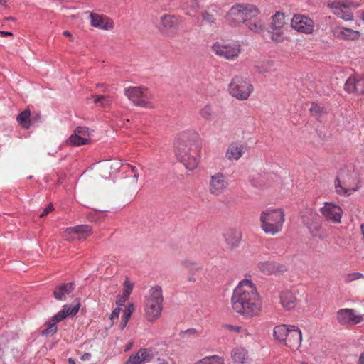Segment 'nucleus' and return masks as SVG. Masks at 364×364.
Segmentation results:
<instances>
[{"label":"nucleus","instance_id":"nucleus-1","mask_svg":"<svg viewBox=\"0 0 364 364\" xmlns=\"http://www.w3.org/2000/svg\"><path fill=\"white\" fill-rule=\"evenodd\" d=\"M231 304L235 312L248 317L257 316L262 307V301L256 287L248 279L240 282L234 289Z\"/></svg>","mask_w":364,"mask_h":364},{"label":"nucleus","instance_id":"nucleus-2","mask_svg":"<svg viewBox=\"0 0 364 364\" xmlns=\"http://www.w3.org/2000/svg\"><path fill=\"white\" fill-rule=\"evenodd\" d=\"M197 135L191 133H181L175 142V152L178 161L188 170L195 169L198 164V153L200 146L196 141Z\"/></svg>","mask_w":364,"mask_h":364},{"label":"nucleus","instance_id":"nucleus-3","mask_svg":"<svg viewBox=\"0 0 364 364\" xmlns=\"http://www.w3.org/2000/svg\"><path fill=\"white\" fill-rule=\"evenodd\" d=\"M259 13V9L253 4H237L230 8L226 18L230 25L239 26L256 17Z\"/></svg>","mask_w":364,"mask_h":364},{"label":"nucleus","instance_id":"nucleus-4","mask_svg":"<svg viewBox=\"0 0 364 364\" xmlns=\"http://www.w3.org/2000/svg\"><path fill=\"white\" fill-rule=\"evenodd\" d=\"M164 296L161 286L155 285L149 291L145 302V315L150 322L156 321L162 311Z\"/></svg>","mask_w":364,"mask_h":364},{"label":"nucleus","instance_id":"nucleus-5","mask_svg":"<svg viewBox=\"0 0 364 364\" xmlns=\"http://www.w3.org/2000/svg\"><path fill=\"white\" fill-rule=\"evenodd\" d=\"M260 222L261 228L265 233L274 235L282 230L284 213L279 209L262 211Z\"/></svg>","mask_w":364,"mask_h":364},{"label":"nucleus","instance_id":"nucleus-6","mask_svg":"<svg viewBox=\"0 0 364 364\" xmlns=\"http://www.w3.org/2000/svg\"><path fill=\"white\" fill-rule=\"evenodd\" d=\"M124 95L135 106L152 107L153 95L146 87H129L125 89Z\"/></svg>","mask_w":364,"mask_h":364},{"label":"nucleus","instance_id":"nucleus-7","mask_svg":"<svg viewBox=\"0 0 364 364\" xmlns=\"http://www.w3.org/2000/svg\"><path fill=\"white\" fill-rule=\"evenodd\" d=\"M252 91V85L240 76L233 77L229 84L230 94L240 100H247Z\"/></svg>","mask_w":364,"mask_h":364},{"label":"nucleus","instance_id":"nucleus-8","mask_svg":"<svg viewBox=\"0 0 364 364\" xmlns=\"http://www.w3.org/2000/svg\"><path fill=\"white\" fill-rule=\"evenodd\" d=\"M336 319L342 326H351L363 321V315L356 314L353 309H341L337 311Z\"/></svg>","mask_w":364,"mask_h":364},{"label":"nucleus","instance_id":"nucleus-9","mask_svg":"<svg viewBox=\"0 0 364 364\" xmlns=\"http://www.w3.org/2000/svg\"><path fill=\"white\" fill-rule=\"evenodd\" d=\"M291 26L299 32L311 33L314 31V21L303 15H294L291 20Z\"/></svg>","mask_w":364,"mask_h":364},{"label":"nucleus","instance_id":"nucleus-10","mask_svg":"<svg viewBox=\"0 0 364 364\" xmlns=\"http://www.w3.org/2000/svg\"><path fill=\"white\" fill-rule=\"evenodd\" d=\"M212 48L216 55L227 60L235 59L240 53V47L237 46H225L216 43L213 46Z\"/></svg>","mask_w":364,"mask_h":364},{"label":"nucleus","instance_id":"nucleus-11","mask_svg":"<svg viewBox=\"0 0 364 364\" xmlns=\"http://www.w3.org/2000/svg\"><path fill=\"white\" fill-rule=\"evenodd\" d=\"M227 177L221 173H217L211 176L210 181V192L213 195H220L228 186Z\"/></svg>","mask_w":364,"mask_h":364},{"label":"nucleus","instance_id":"nucleus-12","mask_svg":"<svg viewBox=\"0 0 364 364\" xmlns=\"http://www.w3.org/2000/svg\"><path fill=\"white\" fill-rule=\"evenodd\" d=\"M323 216L333 223H340L343 213L342 209L331 203H325L324 206L321 208Z\"/></svg>","mask_w":364,"mask_h":364},{"label":"nucleus","instance_id":"nucleus-13","mask_svg":"<svg viewBox=\"0 0 364 364\" xmlns=\"http://www.w3.org/2000/svg\"><path fill=\"white\" fill-rule=\"evenodd\" d=\"M345 90L348 93L364 94V75L359 78L349 77L344 85Z\"/></svg>","mask_w":364,"mask_h":364},{"label":"nucleus","instance_id":"nucleus-14","mask_svg":"<svg viewBox=\"0 0 364 364\" xmlns=\"http://www.w3.org/2000/svg\"><path fill=\"white\" fill-rule=\"evenodd\" d=\"M257 267L262 272L268 275L286 270L284 265L273 261L260 262L257 264Z\"/></svg>","mask_w":364,"mask_h":364},{"label":"nucleus","instance_id":"nucleus-15","mask_svg":"<svg viewBox=\"0 0 364 364\" xmlns=\"http://www.w3.org/2000/svg\"><path fill=\"white\" fill-rule=\"evenodd\" d=\"M302 341L301 331L296 326H289V331L284 344L290 348L299 346Z\"/></svg>","mask_w":364,"mask_h":364},{"label":"nucleus","instance_id":"nucleus-16","mask_svg":"<svg viewBox=\"0 0 364 364\" xmlns=\"http://www.w3.org/2000/svg\"><path fill=\"white\" fill-rule=\"evenodd\" d=\"M333 34L340 39L351 41L357 40L360 36V33L358 31L340 26L334 28Z\"/></svg>","mask_w":364,"mask_h":364},{"label":"nucleus","instance_id":"nucleus-17","mask_svg":"<svg viewBox=\"0 0 364 364\" xmlns=\"http://www.w3.org/2000/svg\"><path fill=\"white\" fill-rule=\"evenodd\" d=\"M284 24V16L282 13L277 12L272 16V22L270 24V28L272 30L273 35L272 38L274 41H279L281 29Z\"/></svg>","mask_w":364,"mask_h":364},{"label":"nucleus","instance_id":"nucleus-18","mask_svg":"<svg viewBox=\"0 0 364 364\" xmlns=\"http://www.w3.org/2000/svg\"><path fill=\"white\" fill-rule=\"evenodd\" d=\"M75 289L73 282L63 283L57 286L53 290V296L58 301H64L66 295L71 294Z\"/></svg>","mask_w":364,"mask_h":364},{"label":"nucleus","instance_id":"nucleus-19","mask_svg":"<svg viewBox=\"0 0 364 364\" xmlns=\"http://www.w3.org/2000/svg\"><path fill=\"white\" fill-rule=\"evenodd\" d=\"M335 188L338 194L341 196H350L357 191V188H349L344 181V176L339 174L335 180Z\"/></svg>","mask_w":364,"mask_h":364},{"label":"nucleus","instance_id":"nucleus-20","mask_svg":"<svg viewBox=\"0 0 364 364\" xmlns=\"http://www.w3.org/2000/svg\"><path fill=\"white\" fill-rule=\"evenodd\" d=\"M90 17L91 25L94 27L104 30H109L113 28L112 23L105 22V18L102 15L90 12Z\"/></svg>","mask_w":364,"mask_h":364},{"label":"nucleus","instance_id":"nucleus-21","mask_svg":"<svg viewBox=\"0 0 364 364\" xmlns=\"http://www.w3.org/2000/svg\"><path fill=\"white\" fill-rule=\"evenodd\" d=\"M224 237L226 243L231 248L236 247L242 237L241 232L235 229H229L225 234Z\"/></svg>","mask_w":364,"mask_h":364},{"label":"nucleus","instance_id":"nucleus-22","mask_svg":"<svg viewBox=\"0 0 364 364\" xmlns=\"http://www.w3.org/2000/svg\"><path fill=\"white\" fill-rule=\"evenodd\" d=\"M231 357L234 364H247L248 355L247 351L242 347L235 348L231 353Z\"/></svg>","mask_w":364,"mask_h":364},{"label":"nucleus","instance_id":"nucleus-23","mask_svg":"<svg viewBox=\"0 0 364 364\" xmlns=\"http://www.w3.org/2000/svg\"><path fill=\"white\" fill-rule=\"evenodd\" d=\"M280 301L283 307L290 310L295 307L296 298L292 292L284 291L280 296Z\"/></svg>","mask_w":364,"mask_h":364},{"label":"nucleus","instance_id":"nucleus-24","mask_svg":"<svg viewBox=\"0 0 364 364\" xmlns=\"http://www.w3.org/2000/svg\"><path fill=\"white\" fill-rule=\"evenodd\" d=\"M243 146L237 143H232L228 147L226 156L229 159L238 160L242 155Z\"/></svg>","mask_w":364,"mask_h":364},{"label":"nucleus","instance_id":"nucleus-25","mask_svg":"<svg viewBox=\"0 0 364 364\" xmlns=\"http://www.w3.org/2000/svg\"><path fill=\"white\" fill-rule=\"evenodd\" d=\"M307 228L313 237L323 239L326 236V232L322 228L320 218L316 220L314 223H311V225Z\"/></svg>","mask_w":364,"mask_h":364},{"label":"nucleus","instance_id":"nucleus-26","mask_svg":"<svg viewBox=\"0 0 364 364\" xmlns=\"http://www.w3.org/2000/svg\"><path fill=\"white\" fill-rule=\"evenodd\" d=\"M289 331V326L286 325L277 326L274 328V337L276 340L284 344Z\"/></svg>","mask_w":364,"mask_h":364},{"label":"nucleus","instance_id":"nucleus-27","mask_svg":"<svg viewBox=\"0 0 364 364\" xmlns=\"http://www.w3.org/2000/svg\"><path fill=\"white\" fill-rule=\"evenodd\" d=\"M338 4H328V6L333 10V14L345 21L353 20V13L348 10L339 9Z\"/></svg>","mask_w":364,"mask_h":364},{"label":"nucleus","instance_id":"nucleus-28","mask_svg":"<svg viewBox=\"0 0 364 364\" xmlns=\"http://www.w3.org/2000/svg\"><path fill=\"white\" fill-rule=\"evenodd\" d=\"M161 23L165 30H169L176 28L178 21L174 16L164 14L161 17Z\"/></svg>","mask_w":364,"mask_h":364},{"label":"nucleus","instance_id":"nucleus-29","mask_svg":"<svg viewBox=\"0 0 364 364\" xmlns=\"http://www.w3.org/2000/svg\"><path fill=\"white\" fill-rule=\"evenodd\" d=\"M66 231L70 233H75L82 235L84 237L92 234V228L87 225H80L68 228Z\"/></svg>","mask_w":364,"mask_h":364},{"label":"nucleus","instance_id":"nucleus-30","mask_svg":"<svg viewBox=\"0 0 364 364\" xmlns=\"http://www.w3.org/2000/svg\"><path fill=\"white\" fill-rule=\"evenodd\" d=\"M18 124L25 129H29L31 127V112L26 109L21 112L16 117Z\"/></svg>","mask_w":364,"mask_h":364},{"label":"nucleus","instance_id":"nucleus-31","mask_svg":"<svg viewBox=\"0 0 364 364\" xmlns=\"http://www.w3.org/2000/svg\"><path fill=\"white\" fill-rule=\"evenodd\" d=\"M90 138H85L81 135H78L75 133L71 134V136L66 140V143L70 146H80L86 144L89 142Z\"/></svg>","mask_w":364,"mask_h":364},{"label":"nucleus","instance_id":"nucleus-32","mask_svg":"<svg viewBox=\"0 0 364 364\" xmlns=\"http://www.w3.org/2000/svg\"><path fill=\"white\" fill-rule=\"evenodd\" d=\"M319 218L320 217L316 212L312 210H309L301 216V221L306 228H309L311 223H314L316 220H318Z\"/></svg>","mask_w":364,"mask_h":364},{"label":"nucleus","instance_id":"nucleus-33","mask_svg":"<svg viewBox=\"0 0 364 364\" xmlns=\"http://www.w3.org/2000/svg\"><path fill=\"white\" fill-rule=\"evenodd\" d=\"M92 97L94 98V102L95 104L99 103L102 107L108 108L111 107L112 99L109 95H92Z\"/></svg>","mask_w":364,"mask_h":364},{"label":"nucleus","instance_id":"nucleus-34","mask_svg":"<svg viewBox=\"0 0 364 364\" xmlns=\"http://www.w3.org/2000/svg\"><path fill=\"white\" fill-rule=\"evenodd\" d=\"M138 353L142 363L150 362L154 357V350L150 348H141Z\"/></svg>","mask_w":364,"mask_h":364},{"label":"nucleus","instance_id":"nucleus-35","mask_svg":"<svg viewBox=\"0 0 364 364\" xmlns=\"http://www.w3.org/2000/svg\"><path fill=\"white\" fill-rule=\"evenodd\" d=\"M246 26L250 31H252L255 33H260L264 30L263 25L262 24L260 21H257V19L251 18L248 20L247 22L245 23Z\"/></svg>","mask_w":364,"mask_h":364},{"label":"nucleus","instance_id":"nucleus-36","mask_svg":"<svg viewBox=\"0 0 364 364\" xmlns=\"http://www.w3.org/2000/svg\"><path fill=\"white\" fill-rule=\"evenodd\" d=\"M196 364H225V362L222 357L213 355L211 357H206L199 360Z\"/></svg>","mask_w":364,"mask_h":364},{"label":"nucleus","instance_id":"nucleus-37","mask_svg":"<svg viewBox=\"0 0 364 364\" xmlns=\"http://www.w3.org/2000/svg\"><path fill=\"white\" fill-rule=\"evenodd\" d=\"M200 116L206 120H212L213 117V110L212 106L209 104L205 105L200 111Z\"/></svg>","mask_w":364,"mask_h":364},{"label":"nucleus","instance_id":"nucleus-38","mask_svg":"<svg viewBox=\"0 0 364 364\" xmlns=\"http://www.w3.org/2000/svg\"><path fill=\"white\" fill-rule=\"evenodd\" d=\"M47 324H48V327L46 329L43 330L41 332V334L42 336H53V334H55L57 332V330H58L57 325H55L51 321L48 322Z\"/></svg>","mask_w":364,"mask_h":364},{"label":"nucleus","instance_id":"nucleus-39","mask_svg":"<svg viewBox=\"0 0 364 364\" xmlns=\"http://www.w3.org/2000/svg\"><path fill=\"white\" fill-rule=\"evenodd\" d=\"M80 309V303L77 304L76 305L71 306L70 305H64L63 307V311L65 314H67V316L71 315L74 316L77 314V313L79 311Z\"/></svg>","mask_w":364,"mask_h":364},{"label":"nucleus","instance_id":"nucleus-40","mask_svg":"<svg viewBox=\"0 0 364 364\" xmlns=\"http://www.w3.org/2000/svg\"><path fill=\"white\" fill-rule=\"evenodd\" d=\"M364 278V275L360 272L349 273L345 275L344 280L346 283H350L353 281Z\"/></svg>","mask_w":364,"mask_h":364},{"label":"nucleus","instance_id":"nucleus-41","mask_svg":"<svg viewBox=\"0 0 364 364\" xmlns=\"http://www.w3.org/2000/svg\"><path fill=\"white\" fill-rule=\"evenodd\" d=\"M201 17L203 21L210 24H215L216 23V18L215 16L208 11H203L201 13Z\"/></svg>","mask_w":364,"mask_h":364},{"label":"nucleus","instance_id":"nucleus-42","mask_svg":"<svg viewBox=\"0 0 364 364\" xmlns=\"http://www.w3.org/2000/svg\"><path fill=\"white\" fill-rule=\"evenodd\" d=\"M134 310V304H129L125 311L124 312V314L122 315V319L129 321Z\"/></svg>","mask_w":364,"mask_h":364},{"label":"nucleus","instance_id":"nucleus-43","mask_svg":"<svg viewBox=\"0 0 364 364\" xmlns=\"http://www.w3.org/2000/svg\"><path fill=\"white\" fill-rule=\"evenodd\" d=\"M74 133L82 136H85V138H90L89 129L86 127H77L75 129Z\"/></svg>","mask_w":364,"mask_h":364},{"label":"nucleus","instance_id":"nucleus-44","mask_svg":"<svg viewBox=\"0 0 364 364\" xmlns=\"http://www.w3.org/2000/svg\"><path fill=\"white\" fill-rule=\"evenodd\" d=\"M125 364H142L138 352L136 354H132L125 362Z\"/></svg>","mask_w":364,"mask_h":364},{"label":"nucleus","instance_id":"nucleus-45","mask_svg":"<svg viewBox=\"0 0 364 364\" xmlns=\"http://www.w3.org/2000/svg\"><path fill=\"white\" fill-rule=\"evenodd\" d=\"M67 317V314L64 313L63 310H60L59 312H58L54 316H53L52 319L50 320L52 322H53L55 325L58 322H60L65 319Z\"/></svg>","mask_w":364,"mask_h":364},{"label":"nucleus","instance_id":"nucleus-46","mask_svg":"<svg viewBox=\"0 0 364 364\" xmlns=\"http://www.w3.org/2000/svg\"><path fill=\"white\" fill-rule=\"evenodd\" d=\"M132 289L133 284L129 281L128 278H127L124 283L123 293L130 296Z\"/></svg>","mask_w":364,"mask_h":364},{"label":"nucleus","instance_id":"nucleus-47","mask_svg":"<svg viewBox=\"0 0 364 364\" xmlns=\"http://www.w3.org/2000/svg\"><path fill=\"white\" fill-rule=\"evenodd\" d=\"M129 296L126 294H122V295H119L117 296L116 304L118 306H124L126 301L129 299Z\"/></svg>","mask_w":364,"mask_h":364},{"label":"nucleus","instance_id":"nucleus-48","mask_svg":"<svg viewBox=\"0 0 364 364\" xmlns=\"http://www.w3.org/2000/svg\"><path fill=\"white\" fill-rule=\"evenodd\" d=\"M331 4H338L339 9L349 8L352 4L351 2L348 1H336L331 2Z\"/></svg>","mask_w":364,"mask_h":364},{"label":"nucleus","instance_id":"nucleus-49","mask_svg":"<svg viewBox=\"0 0 364 364\" xmlns=\"http://www.w3.org/2000/svg\"><path fill=\"white\" fill-rule=\"evenodd\" d=\"M310 112L313 115L316 116L322 112V108L317 104L313 103L310 108Z\"/></svg>","mask_w":364,"mask_h":364},{"label":"nucleus","instance_id":"nucleus-50","mask_svg":"<svg viewBox=\"0 0 364 364\" xmlns=\"http://www.w3.org/2000/svg\"><path fill=\"white\" fill-rule=\"evenodd\" d=\"M223 328H224L226 330L230 331H236V332H240V331L242 329L241 326H233V325H230V324L223 325Z\"/></svg>","mask_w":364,"mask_h":364},{"label":"nucleus","instance_id":"nucleus-51","mask_svg":"<svg viewBox=\"0 0 364 364\" xmlns=\"http://www.w3.org/2000/svg\"><path fill=\"white\" fill-rule=\"evenodd\" d=\"M41 116L39 113H33L31 114V126L41 121Z\"/></svg>","mask_w":364,"mask_h":364},{"label":"nucleus","instance_id":"nucleus-52","mask_svg":"<svg viewBox=\"0 0 364 364\" xmlns=\"http://www.w3.org/2000/svg\"><path fill=\"white\" fill-rule=\"evenodd\" d=\"M196 263L191 260L186 259L181 262V265L189 270Z\"/></svg>","mask_w":364,"mask_h":364},{"label":"nucleus","instance_id":"nucleus-53","mask_svg":"<svg viewBox=\"0 0 364 364\" xmlns=\"http://www.w3.org/2000/svg\"><path fill=\"white\" fill-rule=\"evenodd\" d=\"M53 209V205L52 203H50L46 208L43 209V212L40 214V217L43 218L47 215L49 213H50Z\"/></svg>","mask_w":364,"mask_h":364},{"label":"nucleus","instance_id":"nucleus-54","mask_svg":"<svg viewBox=\"0 0 364 364\" xmlns=\"http://www.w3.org/2000/svg\"><path fill=\"white\" fill-rule=\"evenodd\" d=\"M130 167L131 173L133 174V178H134L135 183L138 181L139 179V173L137 168L134 166L128 165Z\"/></svg>","mask_w":364,"mask_h":364},{"label":"nucleus","instance_id":"nucleus-55","mask_svg":"<svg viewBox=\"0 0 364 364\" xmlns=\"http://www.w3.org/2000/svg\"><path fill=\"white\" fill-rule=\"evenodd\" d=\"M120 311H121V309L119 308V306L115 308L112 311V314H111V315L109 316V319L110 320H114V318H118L119 315L120 314Z\"/></svg>","mask_w":364,"mask_h":364},{"label":"nucleus","instance_id":"nucleus-56","mask_svg":"<svg viewBox=\"0 0 364 364\" xmlns=\"http://www.w3.org/2000/svg\"><path fill=\"white\" fill-rule=\"evenodd\" d=\"M202 269V267L201 266H196V264L193 266L189 270V274H192V275H194L196 272L199 271Z\"/></svg>","mask_w":364,"mask_h":364},{"label":"nucleus","instance_id":"nucleus-57","mask_svg":"<svg viewBox=\"0 0 364 364\" xmlns=\"http://www.w3.org/2000/svg\"><path fill=\"white\" fill-rule=\"evenodd\" d=\"M11 36H13V33L11 32L4 31H0V36L1 37Z\"/></svg>","mask_w":364,"mask_h":364},{"label":"nucleus","instance_id":"nucleus-58","mask_svg":"<svg viewBox=\"0 0 364 364\" xmlns=\"http://www.w3.org/2000/svg\"><path fill=\"white\" fill-rule=\"evenodd\" d=\"M91 357V354L89 353H85L82 356H81V360H89Z\"/></svg>","mask_w":364,"mask_h":364},{"label":"nucleus","instance_id":"nucleus-59","mask_svg":"<svg viewBox=\"0 0 364 364\" xmlns=\"http://www.w3.org/2000/svg\"><path fill=\"white\" fill-rule=\"evenodd\" d=\"M110 168L112 167L117 168L119 166H120V162H114V164H111L110 162H108L107 164Z\"/></svg>","mask_w":364,"mask_h":364},{"label":"nucleus","instance_id":"nucleus-60","mask_svg":"<svg viewBox=\"0 0 364 364\" xmlns=\"http://www.w3.org/2000/svg\"><path fill=\"white\" fill-rule=\"evenodd\" d=\"M127 323H128V321H126V320H123V319H122V322H121V323H120V324H119V328H120L122 330H123V329L125 328V326H127Z\"/></svg>","mask_w":364,"mask_h":364},{"label":"nucleus","instance_id":"nucleus-61","mask_svg":"<svg viewBox=\"0 0 364 364\" xmlns=\"http://www.w3.org/2000/svg\"><path fill=\"white\" fill-rule=\"evenodd\" d=\"M63 34L65 36L70 37V40L71 41H73V37H72V35H71V33H70V31H63Z\"/></svg>","mask_w":364,"mask_h":364},{"label":"nucleus","instance_id":"nucleus-62","mask_svg":"<svg viewBox=\"0 0 364 364\" xmlns=\"http://www.w3.org/2000/svg\"><path fill=\"white\" fill-rule=\"evenodd\" d=\"M358 364H364V352L361 353V355L359 358Z\"/></svg>","mask_w":364,"mask_h":364},{"label":"nucleus","instance_id":"nucleus-63","mask_svg":"<svg viewBox=\"0 0 364 364\" xmlns=\"http://www.w3.org/2000/svg\"><path fill=\"white\" fill-rule=\"evenodd\" d=\"M188 280V282H196V278H195V277H193V275H192V274H190V275H189Z\"/></svg>","mask_w":364,"mask_h":364},{"label":"nucleus","instance_id":"nucleus-64","mask_svg":"<svg viewBox=\"0 0 364 364\" xmlns=\"http://www.w3.org/2000/svg\"><path fill=\"white\" fill-rule=\"evenodd\" d=\"M360 229H361V232H362L363 237L364 238V223L361 225Z\"/></svg>","mask_w":364,"mask_h":364}]
</instances>
